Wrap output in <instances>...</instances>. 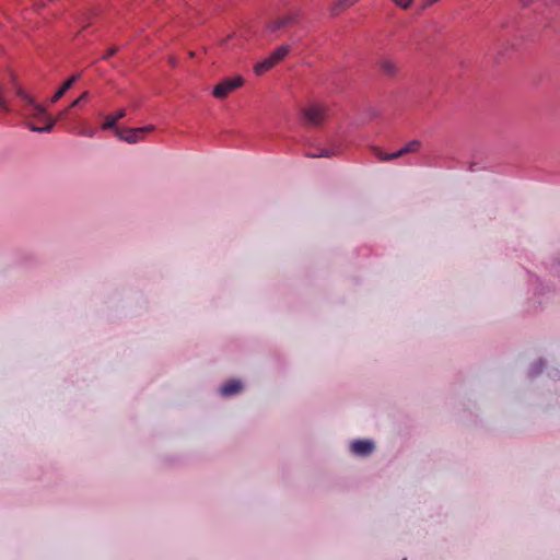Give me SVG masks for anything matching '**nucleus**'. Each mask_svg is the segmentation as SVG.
<instances>
[{
	"label": "nucleus",
	"instance_id": "nucleus-10",
	"mask_svg": "<svg viewBox=\"0 0 560 560\" xmlns=\"http://www.w3.org/2000/svg\"><path fill=\"white\" fill-rule=\"evenodd\" d=\"M421 148V141L413 139L409 141L405 147H402L400 150L395 152V155H398V158L402 156L404 154L410 153V152H417Z\"/></svg>",
	"mask_w": 560,
	"mask_h": 560
},
{
	"label": "nucleus",
	"instance_id": "nucleus-1",
	"mask_svg": "<svg viewBox=\"0 0 560 560\" xmlns=\"http://www.w3.org/2000/svg\"><path fill=\"white\" fill-rule=\"evenodd\" d=\"M15 92L21 101L25 104V116L39 118L46 121V125L43 127L28 124V128L34 132H49L55 126V120L48 117L46 108L43 105L36 103L34 97L23 88L16 86Z\"/></svg>",
	"mask_w": 560,
	"mask_h": 560
},
{
	"label": "nucleus",
	"instance_id": "nucleus-8",
	"mask_svg": "<svg viewBox=\"0 0 560 560\" xmlns=\"http://www.w3.org/2000/svg\"><path fill=\"white\" fill-rule=\"evenodd\" d=\"M79 75H72L55 92V94L51 97V103H56L58 100H60L66 92L72 88L74 82L78 80Z\"/></svg>",
	"mask_w": 560,
	"mask_h": 560
},
{
	"label": "nucleus",
	"instance_id": "nucleus-12",
	"mask_svg": "<svg viewBox=\"0 0 560 560\" xmlns=\"http://www.w3.org/2000/svg\"><path fill=\"white\" fill-rule=\"evenodd\" d=\"M272 67H275L273 63L271 62V60L268 57H266L261 61H259L255 65L254 72L257 75H261L266 71L270 70Z\"/></svg>",
	"mask_w": 560,
	"mask_h": 560
},
{
	"label": "nucleus",
	"instance_id": "nucleus-11",
	"mask_svg": "<svg viewBox=\"0 0 560 560\" xmlns=\"http://www.w3.org/2000/svg\"><path fill=\"white\" fill-rule=\"evenodd\" d=\"M337 154L334 148H320L315 151L308 152L306 155L310 158H330Z\"/></svg>",
	"mask_w": 560,
	"mask_h": 560
},
{
	"label": "nucleus",
	"instance_id": "nucleus-19",
	"mask_svg": "<svg viewBox=\"0 0 560 560\" xmlns=\"http://www.w3.org/2000/svg\"><path fill=\"white\" fill-rule=\"evenodd\" d=\"M81 136L93 138L95 136V130L90 127L82 128L79 132Z\"/></svg>",
	"mask_w": 560,
	"mask_h": 560
},
{
	"label": "nucleus",
	"instance_id": "nucleus-5",
	"mask_svg": "<svg viewBox=\"0 0 560 560\" xmlns=\"http://www.w3.org/2000/svg\"><path fill=\"white\" fill-rule=\"evenodd\" d=\"M374 447L372 440H357L350 444L351 453L357 456H368L374 451Z\"/></svg>",
	"mask_w": 560,
	"mask_h": 560
},
{
	"label": "nucleus",
	"instance_id": "nucleus-20",
	"mask_svg": "<svg viewBox=\"0 0 560 560\" xmlns=\"http://www.w3.org/2000/svg\"><path fill=\"white\" fill-rule=\"evenodd\" d=\"M89 96V92H83L78 98H75L71 105L69 106V108H72V107H75L78 106L82 101H84L86 97Z\"/></svg>",
	"mask_w": 560,
	"mask_h": 560
},
{
	"label": "nucleus",
	"instance_id": "nucleus-7",
	"mask_svg": "<svg viewBox=\"0 0 560 560\" xmlns=\"http://www.w3.org/2000/svg\"><path fill=\"white\" fill-rule=\"evenodd\" d=\"M243 388V384L238 380H231L226 384L222 385L220 388V393L223 396H232L241 392Z\"/></svg>",
	"mask_w": 560,
	"mask_h": 560
},
{
	"label": "nucleus",
	"instance_id": "nucleus-3",
	"mask_svg": "<svg viewBox=\"0 0 560 560\" xmlns=\"http://www.w3.org/2000/svg\"><path fill=\"white\" fill-rule=\"evenodd\" d=\"M244 80L242 77H236L234 79L225 78L222 80L219 84H217L212 90V95L215 98H224L226 97L232 91L243 85Z\"/></svg>",
	"mask_w": 560,
	"mask_h": 560
},
{
	"label": "nucleus",
	"instance_id": "nucleus-21",
	"mask_svg": "<svg viewBox=\"0 0 560 560\" xmlns=\"http://www.w3.org/2000/svg\"><path fill=\"white\" fill-rule=\"evenodd\" d=\"M542 366H544V362H542V361L537 362V363L533 366V369H532L530 373H532L533 375L538 374V373L540 372V370L542 369Z\"/></svg>",
	"mask_w": 560,
	"mask_h": 560
},
{
	"label": "nucleus",
	"instance_id": "nucleus-22",
	"mask_svg": "<svg viewBox=\"0 0 560 560\" xmlns=\"http://www.w3.org/2000/svg\"><path fill=\"white\" fill-rule=\"evenodd\" d=\"M117 52V48L116 47H110L104 55H103V59H108L110 56H113L114 54Z\"/></svg>",
	"mask_w": 560,
	"mask_h": 560
},
{
	"label": "nucleus",
	"instance_id": "nucleus-4",
	"mask_svg": "<svg viewBox=\"0 0 560 560\" xmlns=\"http://www.w3.org/2000/svg\"><path fill=\"white\" fill-rule=\"evenodd\" d=\"M302 113L307 124L317 126L326 118L327 109L323 104H311L306 106Z\"/></svg>",
	"mask_w": 560,
	"mask_h": 560
},
{
	"label": "nucleus",
	"instance_id": "nucleus-13",
	"mask_svg": "<svg viewBox=\"0 0 560 560\" xmlns=\"http://www.w3.org/2000/svg\"><path fill=\"white\" fill-rule=\"evenodd\" d=\"M380 67H381L382 71L388 75H394L398 70L397 65L390 59H383L380 62Z\"/></svg>",
	"mask_w": 560,
	"mask_h": 560
},
{
	"label": "nucleus",
	"instance_id": "nucleus-2",
	"mask_svg": "<svg viewBox=\"0 0 560 560\" xmlns=\"http://www.w3.org/2000/svg\"><path fill=\"white\" fill-rule=\"evenodd\" d=\"M155 127L153 125H148L144 127L138 128H128L125 130L116 129V136L128 143H138L143 139L144 132L153 131Z\"/></svg>",
	"mask_w": 560,
	"mask_h": 560
},
{
	"label": "nucleus",
	"instance_id": "nucleus-17",
	"mask_svg": "<svg viewBox=\"0 0 560 560\" xmlns=\"http://www.w3.org/2000/svg\"><path fill=\"white\" fill-rule=\"evenodd\" d=\"M290 21H291V18H289V16H288V18H282V19H280V20H278V21H276V22H273V23L269 24L268 28H269L270 31H277V30H279V28L283 27V26H284L285 24H288Z\"/></svg>",
	"mask_w": 560,
	"mask_h": 560
},
{
	"label": "nucleus",
	"instance_id": "nucleus-9",
	"mask_svg": "<svg viewBox=\"0 0 560 560\" xmlns=\"http://www.w3.org/2000/svg\"><path fill=\"white\" fill-rule=\"evenodd\" d=\"M290 46L289 45H281L276 50H273L268 58L271 60L273 66L279 63L281 60H283L290 52Z\"/></svg>",
	"mask_w": 560,
	"mask_h": 560
},
{
	"label": "nucleus",
	"instance_id": "nucleus-14",
	"mask_svg": "<svg viewBox=\"0 0 560 560\" xmlns=\"http://www.w3.org/2000/svg\"><path fill=\"white\" fill-rule=\"evenodd\" d=\"M359 0H337L331 10L334 13H336L338 10H342V9L352 7Z\"/></svg>",
	"mask_w": 560,
	"mask_h": 560
},
{
	"label": "nucleus",
	"instance_id": "nucleus-24",
	"mask_svg": "<svg viewBox=\"0 0 560 560\" xmlns=\"http://www.w3.org/2000/svg\"><path fill=\"white\" fill-rule=\"evenodd\" d=\"M170 62H171L172 65H175V63H176V59H175L174 57H171V58H170Z\"/></svg>",
	"mask_w": 560,
	"mask_h": 560
},
{
	"label": "nucleus",
	"instance_id": "nucleus-6",
	"mask_svg": "<svg viewBox=\"0 0 560 560\" xmlns=\"http://www.w3.org/2000/svg\"><path fill=\"white\" fill-rule=\"evenodd\" d=\"M125 116H126V110L122 108L118 109L115 114L106 116L105 121L102 125V128L104 130L114 129L116 131L117 121L119 119L124 118Z\"/></svg>",
	"mask_w": 560,
	"mask_h": 560
},
{
	"label": "nucleus",
	"instance_id": "nucleus-18",
	"mask_svg": "<svg viewBox=\"0 0 560 560\" xmlns=\"http://www.w3.org/2000/svg\"><path fill=\"white\" fill-rule=\"evenodd\" d=\"M396 5L400 7L401 9H408L413 0H392Z\"/></svg>",
	"mask_w": 560,
	"mask_h": 560
},
{
	"label": "nucleus",
	"instance_id": "nucleus-15",
	"mask_svg": "<svg viewBox=\"0 0 560 560\" xmlns=\"http://www.w3.org/2000/svg\"><path fill=\"white\" fill-rule=\"evenodd\" d=\"M374 152H375V155L377 156V159L381 162H388L390 160H394V159L398 158V155H395V152H393V153H384L383 151H381L377 148L374 149Z\"/></svg>",
	"mask_w": 560,
	"mask_h": 560
},
{
	"label": "nucleus",
	"instance_id": "nucleus-16",
	"mask_svg": "<svg viewBox=\"0 0 560 560\" xmlns=\"http://www.w3.org/2000/svg\"><path fill=\"white\" fill-rule=\"evenodd\" d=\"M0 109L4 113L11 112V107L4 97V90L1 84H0Z\"/></svg>",
	"mask_w": 560,
	"mask_h": 560
},
{
	"label": "nucleus",
	"instance_id": "nucleus-23",
	"mask_svg": "<svg viewBox=\"0 0 560 560\" xmlns=\"http://www.w3.org/2000/svg\"><path fill=\"white\" fill-rule=\"evenodd\" d=\"M67 113H68V109H65L63 112H61V113L59 114V118H62Z\"/></svg>",
	"mask_w": 560,
	"mask_h": 560
}]
</instances>
